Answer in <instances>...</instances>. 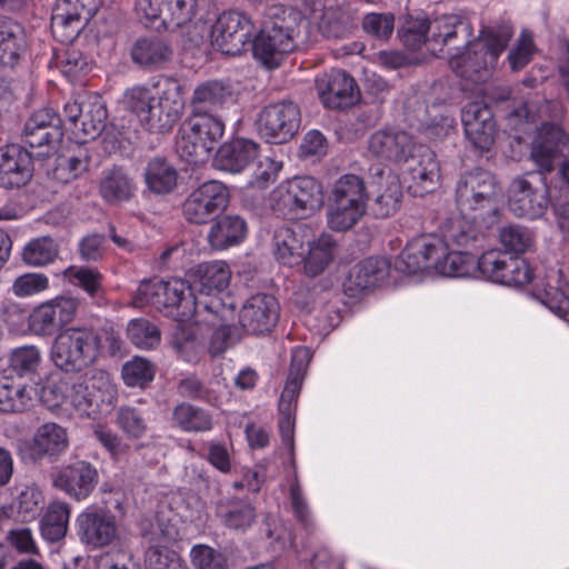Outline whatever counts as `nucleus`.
I'll return each mask as SVG.
<instances>
[{
  "label": "nucleus",
  "instance_id": "45",
  "mask_svg": "<svg viewBox=\"0 0 569 569\" xmlns=\"http://www.w3.org/2000/svg\"><path fill=\"white\" fill-rule=\"evenodd\" d=\"M337 243L330 234H321L317 241L309 246L308 256H303L305 272L317 277L332 262Z\"/></svg>",
  "mask_w": 569,
  "mask_h": 569
},
{
  "label": "nucleus",
  "instance_id": "31",
  "mask_svg": "<svg viewBox=\"0 0 569 569\" xmlns=\"http://www.w3.org/2000/svg\"><path fill=\"white\" fill-rule=\"evenodd\" d=\"M247 231V222L243 218L237 214H226L212 223L207 238L211 248L224 250L242 242Z\"/></svg>",
  "mask_w": 569,
  "mask_h": 569
},
{
  "label": "nucleus",
  "instance_id": "59",
  "mask_svg": "<svg viewBox=\"0 0 569 569\" xmlns=\"http://www.w3.org/2000/svg\"><path fill=\"white\" fill-rule=\"evenodd\" d=\"M499 240L506 252L519 257L531 247L532 234L522 226L510 224L500 230Z\"/></svg>",
  "mask_w": 569,
  "mask_h": 569
},
{
  "label": "nucleus",
  "instance_id": "22",
  "mask_svg": "<svg viewBox=\"0 0 569 569\" xmlns=\"http://www.w3.org/2000/svg\"><path fill=\"white\" fill-rule=\"evenodd\" d=\"M176 535L173 527L162 528L161 523L151 525V530L143 533L150 545L146 551L147 569H189L177 552L162 545L173 540Z\"/></svg>",
  "mask_w": 569,
  "mask_h": 569
},
{
  "label": "nucleus",
  "instance_id": "3",
  "mask_svg": "<svg viewBox=\"0 0 569 569\" xmlns=\"http://www.w3.org/2000/svg\"><path fill=\"white\" fill-rule=\"evenodd\" d=\"M511 38L509 28H482L476 39H468L465 48L449 59V66L461 79L473 83L486 82L497 69L499 58Z\"/></svg>",
  "mask_w": 569,
  "mask_h": 569
},
{
  "label": "nucleus",
  "instance_id": "49",
  "mask_svg": "<svg viewBox=\"0 0 569 569\" xmlns=\"http://www.w3.org/2000/svg\"><path fill=\"white\" fill-rule=\"evenodd\" d=\"M310 355L306 348L296 349L292 352L291 363L280 400L296 403L309 366Z\"/></svg>",
  "mask_w": 569,
  "mask_h": 569
},
{
  "label": "nucleus",
  "instance_id": "48",
  "mask_svg": "<svg viewBox=\"0 0 569 569\" xmlns=\"http://www.w3.org/2000/svg\"><path fill=\"white\" fill-rule=\"evenodd\" d=\"M476 257L467 250L445 251L435 259L433 270L445 277H467L477 269Z\"/></svg>",
  "mask_w": 569,
  "mask_h": 569
},
{
  "label": "nucleus",
  "instance_id": "37",
  "mask_svg": "<svg viewBox=\"0 0 569 569\" xmlns=\"http://www.w3.org/2000/svg\"><path fill=\"white\" fill-rule=\"evenodd\" d=\"M134 190L136 187L132 179L119 167L104 171L100 180V196L110 204L130 200L134 194Z\"/></svg>",
  "mask_w": 569,
  "mask_h": 569
},
{
  "label": "nucleus",
  "instance_id": "47",
  "mask_svg": "<svg viewBox=\"0 0 569 569\" xmlns=\"http://www.w3.org/2000/svg\"><path fill=\"white\" fill-rule=\"evenodd\" d=\"M144 177L149 190L157 194L170 193L177 187V170L161 158L149 161Z\"/></svg>",
  "mask_w": 569,
  "mask_h": 569
},
{
  "label": "nucleus",
  "instance_id": "41",
  "mask_svg": "<svg viewBox=\"0 0 569 569\" xmlns=\"http://www.w3.org/2000/svg\"><path fill=\"white\" fill-rule=\"evenodd\" d=\"M303 218L313 214L323 203L322 186L310 176L295 177L288 180Z\"/></svg>",
  "mask_w": 569,
  "mask_h": 569
},
{
  "label": "nucleus",
  "instance_id": "12",
  "mask_svg": "<svg viewBox=\"0 0 569 569\" xmlns=\"http://www.w3.org/2000/svg\"><path fill=\"white\" fill-rule=\"evenodd\" d=\"M78 307L79 301L69 296L41 302L30 312L28 328L38 337H51L74 319Z\"/></svg>",
  "mask_w": 569,
  "mask_h": 569
},
{
  "label": "nucleus",
  "instance_id": "50",
  "mask_svg": "<svg viewBox=\"0 0 569 569\" xmlns=\"http://www.w3.org/2000/svg\"><path fill=\"white\" fill-rule=\"evenodd\" d=\"M48 174L56 181L67 183L87 169V162L77 156L60 153L46 154L43 158Z\"/></svg>",
  "mask_w": 569,
  "mask_h": 569
},
{
  "label": "nucleus",
  "instance_id": "63",
  "mask_svg": "<svg viewBox=\"0 0 569 569\" xmlns=\"http://www.w3.org/2000/svg\"><path fill=\"white\" fill-rule=\"evenodd\" d=\"M190 557L194 569H228L226 555L207 545L193 546Z\"/></svg>",
  "mask_w": 569,
  "mask_h": 569
},
{
  "label": "nucleus",
  "instance_id": "14",
  "mask_svg": "<svg viewBox=\"0 0 569 569\" xmlns=\"http://www.w3.org/2000/svg\"><path fill=\"white\" fill-rule=\"evenodd\" d=\"M100 0H57L51 14V31L60 42L74 40L82 20L88 22L98 11Z\"/></svg>",
  "mask_w": 569,
  "mask_h": 569
},
{
  "label": "nucleus",
  "instance_id": "19",
  "mask_svg": "<svg viewBox=\"0 0 569 569\" xmlns=\"http://www.w3.org/2000/svg\"><path fill=\"white\" fill-rule=\"evenodd\" d=\"M33 153L22 144H4L0 149V186L19 189L32 178Z\"/></svg>",
  "mask_w": 569,
  "mask_h": 569
},
{
  "label": "nucleus",
  "instance_id": "61",
  "mask_svg": "<svg viewBox=\"0 0 569 569\" xmlns=\"http://www.w3.org/2000/svg\"><path fill=\"white\" fill-rule=\"evenodd\" d=\"M63 274L90 297L97 298L102 295V274L97 270L71 266L64 270Z\"/></svg>",
  "mask_w": 569,
  "mask_h": 569
},
{
  "label": "nucleus",
  "instance_id": "15",
  "mask_svg": "<svg viewBox=\"0 0 569 569\" xmlns=\"http://www.w3.org/2000/svg\"><path fill=\"white\" fill-rule=\"evenodd\" d=\"M98 483L96 466L81 459L63 465L52 478V486L76 501L89 498Z\"/></svg>",
  "mask_w": 569,
  "mask_h": 569
},
{
  "label": "nucleus",
  "instance_id": "39",
  "mask_svg": "<svg viewBox=\"0 0 569 569\" xmlns=\"http://www.w3.org/2000/svg\"><path fill=\"white\" fill-rule=\"evenodd\" d=\"M71 507L68 502H50L40 520V531L44 540L58 542L62 540L69 527Z\"/></svg>",
  "mask_w": 569,
  "mask_h": 569
},
{
  "label": "nucleus",
  "instance_id": "57",
  "mask_svg": "<svg viewBox=\"0 0 569 569\" xmlns=\"http://www.w3.org/2000/svg\"><path fill=\"white\" fill-rule=\"evenodd\" d=\"M122 378L128 387L144 388L156 375V367L146 358L134 357L122 367Z\"/></svg>",
  "mask_w": 569,
  "mask_h": 569
},
{
  "label": "nucleus",
  "instance_id": "20",
  "mask_svg": "<svg viewBox=\"0 0 569 569\" xmlns=\"http://www.w3.org/2000/svg\"><path fill=\"white\" fill-rule=\"evenodd\" d=\"M371 186L376 188L371 211L376 218L385 219L397 212L402 200L399 177L390 169L371 168Z\"/></svg>",
  "mask_w": 569,
  "mask_h": 569
},
{
  "label": "nucleus",
  "instance_id": "11",
  "mask_svg": "<svg viewBox=\"0 0 569 569\" xmlns=\"http://www.w3.org/2000/svg\"><path fill=\"white\" fill-rule=\"evenodd\" d=\"M80 541L90 549H102L119 540V523L116 515L106 506H88L77 517Z\"/></svg>",
  "mask_w": 569,
  "mask_h": 569
},
{
  "label": "nucleus",
  "instance_id": "52",
  "mask_svg": "<svg viewBox=\"0 0 569 569\" xmlns=\"http://www.w3.org/2000/svg\"><path fill=\"white\" fill-rule=\"evenodd\" d=\"M269 207L276 216L283 219H303L296 194L288 180L278 184L270 192Z\"/></svg>",
  "mask_w": 569,
  "mask_h": 569
},
{
  "label": "nucleus",
  "instance_id": "54",
  "mask_svg": "<svg viewBox=\"0 0 569 569\" xmlns=\"http://www.w3.org/2000/svg\"><path fill=\"white\" fill-rule=\"evenodd\" d=\"M59 253V247L50 237L31 240L23 249L22 259L28 266L41 267L52 262Z\"/></svg>",
  "mask_w": 569,
  "mask_h": 569
},
{
  "label": "nucleus",
  "instance_id": "46",
  "mask_svg": "<svg viewBox=\"0 0 569 569\" xmlns=\"http://www.w3.org/2000/svg\"><path fill=\"white\" fill-rule=\"evenodd\" d=\"M368 200L365 181L352 173L341 176L333 184L332 201L340 204L365 207Z\"/></svg>",
  "mask_w": 569,
  "mask_h": 569
},
{
  "label": "nucleus",
  "instance_id": "42",
  "mask_svg": "<svg viewBox=\"0 0 569 569\" xmlns=\"http://www.w3.org/2000/svg\"><path fill=\"white\" fill-rule=\"evenodd\" d=\"M476 219L469 220L462 214L461 217L450 219L442 230V243L448 250L449 246H457L461 248H469L478 242L482 237L481 232L476 226Z\"/></svg>",
  "mask_w": 569,
  "mask_h": 569
},
{
  "label": "nucleus",
  "instance_id": "4",
  "mask_svg": "<svg viewBox=\"0 0 569 569\" xmlns=\"http://www.w3.org/2000/svg\"><path fill=\"white\" fill-rule=\"evenodd\" d=\"M502 189L496 177L476 168L460 174L456 184V203L461 214L473 213L487 226L497 222Z\"/></svg>",
  "mask_w": 569,
  "mask_h": 569
},
{
  "label": "nucleus",
  "instance_id": "13",
  "mask_svg": "<svg viewBox=\"0 0 569 569\" xmlns=\"http://www.w3.org/2000/svg\"><path fill=\"white\" fill-rule=\"evenodd\" d=\"M251 19L237 10L223 11L212 27L213 44L224 54H241L251 43Z\"/></svg>",
  "mask_w": 569,
  "mask_h": 569
},
{
  "label": "nucleus",
  "instance_id": "5",
  "mask_svg": "<svg viewBox=\"0 0 569 569\" xmlns=\"http://www.w3.org/2000/svg\"><path fill=\"white\" fill-rule=\"evenodd\" d=\"M102 350V339L97 330L70 327L56 337L51 359L62 371L78 373L93 365Z\"/></svg>",
  "mask_w": 569,
  "mask_h": 569
},
{
  "label": "nucleus",
  "instance_id": "40",
  "mask_svg": "<svg viewBox=\"0 0 569 569\" xmlns=\"http://www.w3.org/2000/svg\"><path fill=\"white\" fill-rule=\"evenodd\" d=\"M259 144H220L213 167L229 172H240L257 157Z\"/></svg>",
  "mask_w": 569,
  "mask_h": 569
},
{
  "label": "nucleus",
  "instance_id": "26",
  "mask_svg": "<svg viewBox=\"0 0 569 569\" xmlns=\"http://www.w3.org/2000/svg\"><path fill=\"white\" fill-rule=\"evenodd\" d=\"M230 270L223 261L203 262L197 266L194 271V279L192 291H197L202 301H210L217 298L229 284Z\"/></svg>",
  "mask_w": 569,
  "mask_h": 569
},
{
  "label": "nucleus",
  "instance_id": "38",
  "mask_svg": "<svg viewBox=\"0 0 569 569\" xmlns=\"http://www.w3.org/2000/svg\"><path fill=\"white\" fill-rule=\"evenodd\" d=\"M223 131V122L209 114H193L180 128L182 140L186 142H217Z\"/></svg>",
  "mask_w": 569,
  "mask_h": 569
},
{
  "label": "nucleus",
  "instance_id": "32",
  "mask_svg": "<svg viewBox=\"0 0 569 569\" xmlns=\"http://www.w3.org/2000/svg\"><path fill=\"white\" fill-rule=\"evenodd\" d=\"M231 96L230 87L223 80H207L193 90L191 99L192 113L194 116L210 114L222 108Z\"/></svg>",
  "mask_w": 569,
  "mask_h": 569
},
{
  "label": "nucleus",
  "instance_id": "24",
  "mask_svg": "<svg viewBox=\"0 0 569 569\" xmlns=\"http://www.w3.org/2000/svg\"><path fill=\"white\" fill-rule=\"evenodd\" d=\"M461 36L468 40L473 34L471 22L460 14H443L429 22V52L438 56L443 48Z\"/></svg>",
  "mask_w": 569,
  "mask_h": 569
},
{
  "label": "nucleus",
  "instance_id": "2",
  "mask_svg": "<svg viewBox=\"0 0 569 569\" xmlns=\"http://www.w3.org/2000/svg\"><path fill=\"white\" fill-rule=\"evenodd\" d=\"M560 156L559 144H531L530 159L539 170L511 181L508 206L515 216L532 220L545 213L549 203L546 173L553 171Z\"/></svg>",
  "mask_w": 569,
  "mask_h": 569
},
{
  "label": "nucleus",
  "instance_id": "53",
  "mask_svg": "<svg viewBox=\"0 0 569 569\" xmlns=\"http://www.w3.org/2000/svg\"><path fill=\"white\" fill-rule=\"evenodd\" d=\"M164 16L162 27L166 30H174L187 26L197 14V0H162Z\"/></svg>",
  "mask_w": 569,
  "mask_h": 569
},
{
  "label": "nucleus",
  "instance_id": "51",
  "mask_svg": "<svg viewBox=\"0 0 569 569\" xmlns=\"http://www.w3.org/2000/svg\"><path fill=\"white\" fill-rule=\"evenodd\" d=\"M41 362V351L33 345L13 348L8 353V368L18 377H31L36 375Z\"/></svg>",
  "mask_w": 569,
  "mask_h": 569
},
{
  "label": "nucleus",
  "instance_id": "10",
  "mask_svg": "<svg viewBox=\"0 0 569 569\" xmlns=\"http://www.w3.org/2000/svg\"><path fill=\"white\" fill-rule=\"evenodd\" d=\"M477 269L486 279L509 287H520L532 279L526 260L500 249L483 252L477 260Z\"/></svg>",
  "mask_w": 569,
  "mask_h": 569
},
{
  "label": "nucleus",
  "instance_id": "60",
  "mask_svg": "<svg viewBox=\"0 0 569 569\" xmlns=\"http://www.w3.org/2000/svg\"><path fill=\"white\" fill-rule=\"evenodd\" d=\"M365 211V207L340 204L332 201L327 214L328 226L336 231H346L359 221Z\"/></svg>",
  "mask_w": 569,
  "mask_h": 569
},
{
  "label": "nucleus",
  "instance_id": "25",
  "mask_svg": "<svg viewBox=\"0 0 569 569\" xmlns=\"http://www.w3.org/2000/svg\"><path fill=\"white\" fill-rule=\"evenodd\" d=\"M389 261L381 257H369L357 263L343 283L345 291L355 297L379 286L389 276Z\"/></svg>",
  "mask_w": 569,
  "mask_h": 569
},
{
  "label": "nucleus",
  "instance_id": "30",
  "mask_svg": "<svg viewBox=\"0 0 569 569\" xmlns=\"http://www.w3.org/2000/svg\"><path fill=\"white\" fill-rule=\"evenodd\" d=\"M172 53L170 44L159 37L139 38L130 51L132 61L149 70L159 69L168 63Z\"/></svg>",
  "mask_w": 569,
  "mask_h": 569
},
{
  "label": "nucleus",
  "instance_id": "17",
  "mask_svg": "<svg viewBox=\"0 0 569 569\" xmlns=\"http://www.w3.org/2000/svg\"><path fill=\"white\" fill-rule=\"evenodd\" d=\"M316 90L322 103L330 109H347L359 100L357 83L342 70H331L316 79Z\"/></svg>",
  "mask_w": 569,
  "mask_h": 569
},
{
  "label": "nucleus",
  "instance_id": "27",
  "mask_svg": "<svg viewBox=\"0 0 569 569\" xmlns=\"http://www.w3.org/2000/svg\"><path fill=\"white\" fill-rule=\"evenodd\" d=\"M161 92L154 103V124L170 127L174 123L183 109V87L178 79L164 78L160 83Z\"/></svg>",
  "mask_w": 569,
  "mask_h": 569
},
{
  "label": "nucleus",
  "instance_id": "8",
  "mask_svg": "<svg viewBox=\"0 0 569 569\" xmlns=\"http://www.w3.org/2000/svg\"><path fill=\"white\" fill-rule=\"evenodd\" d=\"M66 398L80 415L96 418L104 407L113 406L116 390L109 376L99 372L73 383Z\"/></svg>",
  "mask_w": 569,
  "mask_h": 569
},
{
  "label": "nucleus",
  "instance_id": "18",
  "mask_svg": "<svg viewBox=\"0 0 569 569\" xmlns=\"http://www.w3.org/2000/svg\"><path fill=\"white\" fill-rule=\"evenodd\" d=\"M439 238L421 237L409 242L395 260V269L402 273H417L433 269L435 259L445 254Z\"/></svg>",
  "mask_w": 569,
  "mask_h": 569
},
{
  "label": "nucleus",
  "instance_id": "9",
  "mask_svg": "<svg viewBox=\"0 0 569 569\" xmlns=\"http://www.w3.org/2000/svg\"><path fill=\"white\" fill-rule=\"evenodd\" d=\"M229 204V190L218 180H209L192 190L182 203L184 219L204 224L218 217Z\"/></svg>",
  "mask_w": 569,
  "mask_h": 569
},
{
  "label": "nucleus",
  "instance_id": "34",
  "mask_svg": "<svg viewBox=\"0 0 569 569\" xmlns=\"http://www.w3.org/2000/svg\"><path fill=\"white\" fill-rule=\"evenodd\" d=\"M306 239L301 228H278L273 236L274 256L280 263L293 267L303 260Z\"/></svg>",
  "mask_w": 569,
  "mask_h": 569
},
{
  "label": "nucleus",
  "instance_id": "6",
  "mask_svg": "<svg viewBox=\"0 0 569 569\" xmlns=\"http://www.w3.org/2000/svg\"><path fill=\"white\" fill-rule=\"evenodd\" d=\"M373 153H383L397 164L406 166L416 188L415 192L428 193L439 180V163L429 144H370Z\"/></svg>",
  "mask_w": 569,
  "mask_h": 569
},
{
  "label": "nucleus",
  "instance_id": "7",
  "mask_svg": "<svg viewBox=\"0 0 569 569\" xmlns=\"http://www.w3.org/2000/svg\"><path fill=\"white\" fill-rule=\"evenodd\" d=\"M296 26L286 19L267 23L251 39L253 57L269 69L279 67L283 58L297 48Z\"/></svg>",
  "mask_w": 569,
  "mask_h": 569
},
{
  "label": "nucleus",
  "instance_id": "35",
  "mask_svg": "<svg viewBox=\"0 0 569 569\" xmlns=\"http://www.w3.org/2000/svg\"><path fill=\"white\" fill-rule=\"evenodd\" d=\"M357 27V10L349 6L327 8L319 22L320 33L328 39H343Z\"/></svg>",
  "mask_w": 569,
  "mask_h": 569
},
{
  "label": "nucleus",
  "instance_id": "55",
  "mask_svg": "<svg viewBox=\"0 0 569 569\" xmlns=\"http://www.w3.org/2000/svg\"><path fill=\"white\" fill-rule=\"evenodd\" d=\"M154 101L151 92L147 88L137 87L127 92L124 103L127 110L134 113L141 122L154 126Z\"/></svg>",
  "mask_w": 569,
  "mask_h": 569
},
{
  "label": "nucleus",
  "instance_id": "44",
  "mask_svg": "<svg viewBox=\"0 0 569 569\" xmlns=\"http://www.w3.org/2000/svg\"><path fill=\"white\" fill-rule=\"evenodd\" d=\"M32 406V397L26 386L16 383L4 371L0 372V412H22Z\"/></svg>",
  "mask_w": 569,
  "mask_h": 569
},
{
  "label": "nucleus",
  "instance_id": "62",
  "mask_svg": "<svg viewBox=\"0 0 569 569\" xmlns=\"http://www.w3.org/2000/svg\"><path fill=\"white\" fill-rule=\"evenodd\" d=\"M178 392L180 396L192 399L204 401L209 405H217L219 396L217 391L202 382L197 376L191 375L179 381Z\"/></svg>",
  "mask_w": 569,
  "mask_h": 569
},
{
  "label": "nucleus",
  "instance_id": "16",
  "mask_svg": "<svg viewBox=\"0 0 569 569\" xmlns=\"http://www.w3.org/2000/svg\"><path fill=\"white\" fill-rule=\"evenodd\" d=\"M280 316L278 300L268 293H257L247 299L239 312V323L246 332L266 336L276 327Z\"/></svg>",
  "mask_w": 569,
  "mask_h": 569
},
{
  "label": "nucleus",
  "instance_id": "28",
  "mask_svg": "<svg viewBox=\"0 0 569 569\" xmlns=\"http://www.w3.org/2000/svg\"><path fill=\"white\" fill-rule=\"evenodd\" d=\"M22 137L38 139V142H62L60 116L48 107L33 111L24 122Z\"/></svg>",
  "mask_w": 569,
  "mask_h": 569
},
{
  "label": "nucleus",
  "instance_id": "29",
  "mask_svg": "<svg viewBox=\"0 0 569 569\" xmlns=\"http://www.w3.org/2000/svg\"><path fill=\"white\" fill-rule=\"evenodd\" d=\"M461 121L469 142H493L492 113L485 103H467L462 109Z\"/></svg>",
  "mask_w": 569,
  "mask_h": 569
},
{
  "label": "nucleus",
  "instance_id": "56",
  "mask_svg": "<svg viewBox=\"0 0 569 569\" xmlns=\"http://www.w3.org/2000/svg\"><path fill=\"white\" fill-rule=\"evenodd\" d=\"M83 117H81V131L96 139L106 128L107 109L99 97L87 99Z\"/></svg>",
  "mask_w": 569,
  "mask_h": 569
},
{
  "label": "nucleus",
  "instance_id": "36",
  "mask_svg": "<svg viewBox=\"0 0 569 569\" xmlns=\"http://www.w3.org/2000/svg\"><path fill=\"white\" fill-rule=\"evenodd\" d=\"M3 48L0 56V66L13 68L20 62L27 51L26 31L22 24L8 17H3Z\"/></svg>",
  "mask_w": 569,
  "mask_h": 569
},
{
  "label": "nucleus",
  "instance_id": "23",
  "mask_svg": "<svg viewBox=\"0 0 569 569\" xmlns=\"http://www.w3.org/2000/svg\"><path fill=\"white\" fill-rule=\"evenodd\" d=\"M299 108L291 101L271 104L261 112L259 129L269 137L282 136L278 142H287L299 127Z\"/></svg>",
  "mask_w": 569,
  "mask_h": 569
},
{
  "label": "nucleus",
  "instance_id": "33",
  "mask_svg": "<svg viewBox=\"0 0 569 569\" xmlns=\"http://www.w3.org/2000/svg\"><path fill=\"white\" fill-rule=\"evenodd\" d=\"M216 515L222 525L233 530H244L256 520V509L248 499L227 497L216 505Z\"/></svg>",
  "mask_w": 569,
  "mask_h": 569
},
{
  "label": "nucleus",
  "instance_id": "21",
  "mask_svg": "<svg viewBox=\"0 0 569 569\" xmlns=\"http://www.w3.org/2000/svg\"><path fill=\"white\" fill-rule=\"evenodd\" d=\"M69 435L63 426L49 421L33 432L29 445V456L34 462L44 459L57 461L69 448Z\"/></svg>",
  "mask_w": 569,
  "mask_h": 569
},
{
  "label": "nucleus",
  "instance_id": "64",
  "mask_svg": "<svg viewBox=\"0 0 569 569\" xmlns=\"http://www.w3.org/2000/svg\"><path fill=\"white\" fill-rule=\"evenodd\" d=\"M361 26L366 33L380 40H387L395 29V16L370 12L363 17Z\"/></svg>",
  "mask_w": 569,
  "mask_h": 569
},
{
  "label": "nucleus",
  "instance_id": "43",
  "mask_svg": "<svg viewBox=\"0 0 569 569\" xmlns=\"http://www.w3.org/2000/svg\"><path fill=\"white\" fill-rule=\"evenodd\" d=\"M172 420L186 432H207L213 427V417L208 410L188 402L174 407Z\"/></svg>",
  "mask_w": 569,
  "mask_h": 569
},
{
  "label": "nucleus",
  "instance_id": "58",
  "mask_svg": "<svg viewBox=\"0 0 569 569\" xmlns=\"http://www.w3.org/2000/svg\"><path fill=\"white\" fill-rule=\"evenodd\" d=\"M129 340L142 349H152L160 343V330L151 321L139 318L129 322L127 328Z\"/></svg>",
  "mask_w": 569,
  "mask_h": 569
},
{
  "label": "nucleus",
  "instance_id": "1",
  "mask_svg": "<svg viewBox=\"0 0 569 569\" xmlns=\"http://www.w3.org/2000/svg\"><path fill=\"white\" fill-rule=\"evenodd\" d=\"M133 305L138 308L152 306L159 312L184 322L202 311L223 318L224 306L219 299L202 301L196 297L190 284L181 279L144 280L133 295Z\"/></svg>",
  "mask_w": 569,
  "mask_h": 569
}]
</instances>
